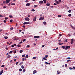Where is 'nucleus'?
Wrapping results in <instances>:
<instances>
[{"label":"nucleus","instance_id":"nucleus-1","mask_svg":"<svg viewBox=\"0 0 75 75\" xmlns=\"http://www.w3.org/2000/svg\"><path fill=\"white\" fill-rule=\"evenodd\" d=\"M25 24H31V23L29 22H25L23 23V25H25Z\"/></svg>","mask_w":75,"mask_h":75},{"label":"nucleus","instance_id":"nucleus-2","mask_svg":"<svg viewBox=\"0 0 75 75\" xmlns=\"http://www.w3.org/2000/svg\"><path fill=\"white\" fill-rule=\"evenodd\" d=\"M71 48V47L70 46H68L67 45L66 46V48L65 50H67V49H69Z\"/></svg>","mask_w":75,"mask_h":75},{"label":"nucleus","instance_id":"nucleus-3","mask_svg":"<svg viewBox=\"0 0 75 75\" xmlns=\"http://www.w3.org/2000/svg\"><path fill=\"white\" fill-rule=\"evenodd\" d=\"M44 19V17H40L39 19V20H43Z\"/></svg>","mask_w":75,"mask_h":75},{"label":"nucleus","instance_id":"nucleus-4","mask_svg":"<svg viewBox=\"0 0 75 75\" xmlns=\"http://www.w3.org/2000/svg\"><path fill=\"white\" fill-rule=\"evenodd\" d=\"M25 20L26 21H30V18L28 17L26 18H25Z\"/></svg>","mask_w":75,"mask_h":75},{"label":"nucleus","instance_id":"nucleus-5","mask_svg":"<svg viewBox=\"0 0 75 75\" xmlns=\"http://www.w3.org/2000/svg\"><path fill=\"white\" fill-rule=\"evenodd\" d=\"M40 37L39 36H36L34 37V38H40Z\"/></svg>","mask_w":75,"mask_h":75},{"label":"nucleus","instance_id":"nucleus-6","mask_svg":"<svg viewBox=\"0 0 75 75\" xmlns=\"http://www.w3.org/2000/svg\"><path fill=\"white\" fill-rule=\"evenodd\" d=\"M10 1V0H6V4H8L9 2Z\"/></svg>","mask_w":75,"mask_h":75},{"label":"nucleus","instance_id":"nucleus-7","mask_svg":"<svg viewBox=\"0 0 75 75\" xmlns=\"http://www.w3.org/2000/svg\"><path fill=\"white\" fill-rule=\"evenodd\" d=\"M36 20H37V17L35 16L33 19V21L35 22V21H36Z\"/></svg>","mask_w":75,"mask_h":75},{"label":"nucleus","instance_id":"nucleus-8","mask_svg":"<svg viewBox=\"0 0 75 75\" xmlns=\"http://www.w3.org/2000/svg\"><path fill=\"white\" fill-rule=\"evenodd\" d=\"M31 4L30 3H28L26 4V6H30Z\"/></svg>","mask_w":75,"mask_h":75},{"label":"nucleus","instance_id":"nucleus-9","mask_svg":"<svg viewBox=\"0 0 75 75\" xmlns=\"http://www.w3.org/2000/svg\"><path fill=\"white\" fill-rule=\"evenodd\" d=\"M39 3H40V4H42V3H44V2H43L42 1H39Z\"/></svg>","mask_w":75,"mask_h":75},{"label":"nucleus","instance_id":"nucleus-10","mask_svg":"<svg viewBox=\"0 0 75 75\" xmlns=\"http://www.w3.org/2000/svg\"><path fill=\"white\" fill-rule=\"evenodd\" d=\"M36 73H37V71H36V70H34L33 71V74H35Z\"/></svg>","mask_w":75,"mask_h":75},{"label":"nucleus","instance_id":"nucleus-11","mask_svg":"<svg viewBox=\"0 0 75 75\" xmlns=\"http://www.w3.org/2000/svg\"><path fill=\"white\" fill-rule=\"evenodd\" d=\"M10 57H11V56L10 55H9L7 56V58H10Z\"/></svg>","mask_w":75,"mask_h":75},{"label":"nucleus","instance_id":"nucleus-12","mask_svg":"<svg viewBox=\"0 0 75 75\" xmlns=\"http://www.w3.org/2000/svg\"><path fill=\"white\" fill-rule=\"evenodd\" d=\"M23 52V50H20V51H19L20 53H22V52Z\"/></svg>","mask_w":75,"mask_h":75},{"label":"nucleus","instance_id":"nucleus-13","mask_svg":"<svg viewBox=\"0 0 75 75\" xmlns=\"http://www.w3.org/2000/svg\"><path fill=\"white\" fill-rule=\"evenodd\" d=\"M3 70H2L1 71L0 73V75H1L2 74H3Z\"/></svg>","mask_w":75,"mask_h":75},{"label":"nucleus","instance_id":"nucleus-14","mask_svg":"<svg viewBox=\"0 0 75 75\" xmlns=\"http://www.w3.org/2000/svg\"><path fill=\"white\" fill-rule=\"evenodd\" d=\"M49 7H50V9H52L51 8H53V6H50Z\"/></svg>","mask_w":75,"mask_h":75},{"label":"nucleus","instance_id":"nucleus-15","mask_svg":"<svg viewBox=\"0 0 75 75\" xmlns=\"http://www.w3.org/2000/svg\"><path fill=\"white\" fill-rule=\"evenodd\" d=\"M62 48H63V49H65V46H62Z\"/></svg>","mask_w":75,"mask_h":75},{"label":"nucleus","instance_id":"nucleus-16","mask_svg":"<svg viewBox=\"0 0 75 75\" xmlns=\"http://www.w3.org/2000/svg\"><path fill=\"white\" fill-rule=\"evenodd\" d=\"M43 24H44V25H46V24H47V22H44Z\"/></svg>","mask_w":75,"mask_h":75},{"label":"nucleus","instance_id":"nucleus-17","mask_svg":"<svg viewBox=\"0 0 75 75\" xmlns=\"http://www.w3.org/2000/svg\"><path fill=\"white\" fill-rule=\"evenodd\" d=\"M21 68H22V69H24V66H23V65H22L21 66Z\"/></svg>","mask_w":75,"mask_h":75},{"label":"nucleus","instance_id":"nucleus-18","mask_svg":"<svg viewBox=\"0 0 75 75\" xmlns=\"http://www.w3.org/2000/svg\"><path fill=\"white\" fill-rule=\"evenodd\" d=\"M23 64V62H21L19 64V65H20V66L21 65H22Z\"/></svg>","mask_w":75,"mask_h":75},{"label":"nucleus","instance_id":"nucleus-19","mask_svg":"<svg viewBox=\"0 0 75 75\" xmlns=\"http://www.w3.org/2000/svg\"><path fill=\"white\" fill-rule=\"evenodd\" d=\"M19 71H20V72H21V71H23V69H19Z\"/></svg>","mask_w":75,"mask_h":75},{"label":"nucleus","instance_id":"nucleus-20","mask_svg":"<svg viewBox=\"0 0 75 75\" xmlns=\"http://www.w3.org/2000/svg\"><path fill=\"white\" fill-rule=\"evenodd\" d=\"M9 17H10V18H13V17L12 15H10L9 16Z\"/></svg>","mask_w":75,"mask_h":75},{"label":"nucleus","instance_id":"nucleus-21","mask_svg":"<svg viewBox=\"0 0 75 75\" xmlns=\"http://www.w3.org/2000/svg\"><path fill=\"white\" fill-rule=\"evenodd\" d=\"M22 57V58H24V57H25V54L23 55Z\"/></svg>","mask_w":75,"mask_h":75},{"label":"nucleus","instance_id":"nucleus-22","mask_svg":"<svg viewBox=\"0 0 75 75\" xmlns=\"http://www.w3.org/2000/svg\"><path fill=\"white\" fill-rule=\"evenodd\" d=\"M4 38L5 39H7L8 38V37L7 36H5L4 37Z\"/></svg>","mask_w":75,"mask_h":75},{"label":"nucleus","instance_id":"nucleus-23","mask_svg":"<svg viewBox=\"0 0 75 75\" xmlns=\"http://www.w3.org/2000/svg\"><path fill=\"white\" fill-rule=\"evenodd\" d=\"M13 53V51H11L9 52V54H12Z\"/></svg>","mask_w":75,"mask_h":75},{"label":"nucleus","instance_id":"nucleus-24","mask_svg":"<svg viewBox=\"0 0 75 75\" xmlns=\"http://www.w3.org/2000/svg\"><path fill=\"white\" fill-rule=\"evenodd\" d=\"M63 44V43H59V45H62Z\"/></svg>","mask_w":75,"mask_h":75},{"label":"nucleus","instance_id":"nucleus-25","mask_svg":"<svg viewBox=\"0 0 75 75\" xmlns=\"http://www.w3.org/2000/svg\"><path fill=\"white\" fill-rule=\"evenodd\" d=\"M56 3L57 4H59V1H56Z\"/></svg>","mask_w":75,"mask_h":75},{"label":"nucleus","instance_id":"nucleus-26","mask_svg":"<svg viewBox=\"0 0 75 75\" xmlns=\"http://www.w3.org/2000/svg\"><path fill=\"white\" fill-rule=\"evenodd\" d=\"M36 58H37V57H33V59H36Z\"/></svg>","mask_w":75,"mask_h":75},{"label":"nucleus","instance_id":"nucleus-27","mask_svg":"<svg viewBox=\"0 0 75 75\" xmlns=\"http://www.w3.org/2000/svg\"><path fill=\"white\" fill-rule=\"evenodd\" d=\"M25 58H28V55H26L25 56Z\"/></svg>","mask_w":75,"mask_h":75},{"label":"nucleus","instance_id":"nucleus-28","mask_svg":"<svg viewBox=\"0 0 75 75\" xmlns=\"http://www.w3.org/2000/svg\"><path fill=\"white\" fill-rule=\"evenodd\" d=\"M61 16H62V15H59L58 16V17H61Z\"/></svg>","mask_w":75,"mask_h":75},{"label":"nucleus","instance_id":"nucleus-29","mask_svg":"<svg viewBox=\"0 0 75 75\" xmlns=\"http://www.w3.org/2000/svg\"><path fill=\"white\" fill-rule=\"evenodd\" d=\"M71 16H72V15L71 14H70L68 15L69 17H71Z\"/></svg>","mask_w":75,"mask_h":75},{"label":"nucleus","instance_id":"nucleus-30","mask_svg":"<svg viewBox=\"0 0 75 75\" xmlns=\"http://www.w3.org/2000/svg\"><path fill=\"white\" fill-rule=\"evenodd\" d=\"M69 13H71V10H69L68 11Z\"/></svg>","mask_w":75,"mask_h":75},{"label":"nucleus","instance_id":"nucleus-31","mask_svg":"<svg viewBox=\"0 0 75 75\" xmlns=\"http://www.w3.org/2000/svg\"><path fill=\"white\" fill-rule=\"evenodd\" d=\"M17 47H21V45H17Z\"/></svg>","mask_w":75,"mask_h":75},{"label":"nucleus","instance_id":"nucleus-32","mask_svg":"<svg viewBox=\"0 0 75 75\" xmlns=\"http://www.w3.org/2000/svg\"><path fill=\"white\" fill-rule=\"evenodd\" d=\"M50 6V4H47V6Z\"/></svg>","mask_w":75,"mask_h":75},{"label":"nucleus","instance_id":"nucleus-33","mask_svg":"<svg viewBox=\"0 0 75 75\" xmlns=\"http://www.w3.org/2000/svg\"><path fill=\"white\" fill-rule=\"evenodd\" d=\"M11 5H13V6H14V5H16V4H15L14 3H12Z\"/></svg>","mask_w":75,"mask_h":75},{"label":"nucleus","instance_id":"nucleus-34","mask_svg":"<svg viewBox=\"0 0 75 75\" xmlns=\"http://www.w3.org/2000/svg\"><path fill=\"white\" fill-rule=\"evenodd\" d=\"M43 1L45 3H46V1L45 0H43Z\"/></svg>","mask_w":75,"mask_h":75},{"label":"nucleus","instance_id":"nucleus-35","mask_svg":"<svg viewBox=\"0 0 75 75\" xmlns=\"http://www.w3.org/2000/svg\"><path fill=\"white\" fill-rule=\"evenodd\" d=\"M26 40L25 39H23V42H24V41H25Z\"/></svg>","mask_w":75,"mask_h":75},{"label":"nucleus","instance_id":"nucleus-36","mask_svg":"<svg viewBox=\"0 0 75 75\" xmlns=\"http://www.w3.org/2000/svg\"><path fill=\"white\" fill-rule=\"evenodd\" d=\"M4 23H6V20H4Z\"/></svg>","mask_w":75,"mask_h":75},{"label":"nucleus","instance_id":"nucleus-37","mask_svg":"<svg viewBox=\"0 0 75 75\" xmlns=\"http://www.w3.org/2000/svg\"><path fill=\"white\" fill-rule=\"evenodd\" d=\"M13 52L14 54H16V50L14 51Z\"/></svg>","mask_w":75,"mask_h":75},{"label":"nucleus","instance_id":"nucleus-38","mask_svg":"<svg viewBox=\"0 0 75 75\" xmlns=\"http://www.w3.org/2000/svg\"><path fill=\"white\" fill-rule=\"evenodd\" d=\"M43 59L44 60H47V59L45 58V57H44L43 58Z\"/></svg>","mask_w":75,"mask_h":75},{"label":"nucleus","instance_id":"nucleus-39","mask_svg":"<svg viewBox=\"0 0 75 75\" xmlns=\"http://www.w3.org/2000/svg\"><path fill=\"white\" fill-rule=\"evenodd\" d=\"M69 61H71V60L69 59L67 61V62H69Z\"/></svg>","mask_w":75,"mask_h":75},{"label":"nucleus","instance_id":"nucleus-40","mask_svg":"<svg viewBox=\"0 0 75 75\" xmlns=\"http://www.w3.org/2000/svg\"><path fill=\"white\" fill-rule=\"evenodd\" d=\"M57 74H59L60 73L58 71H57Z\"/></svg>","mask_w":75,"mask_h":75},{"label":"nucleus","instance_id":"nucleus-41","mask_svg":"<svg viewBox=\"0 0 75 75\" xmlns=\"http://www.w3.org/2000/svg\"><path fill=\"white\" fill-rule=\"evenodd\" d=\"M23 72H25V69H23Z\"/></svg>","mask_w":75,"mask_h":75},{"label":"nucleus","instance_id":"nucleus-42","mask_svg":"<svg viewBox=\"0 0 75 75\" xmlns=\"http://www.w3.org/2000/svg\"><path fill=\"white\" fill-rule=\"evenodd\" d=\"M18 63H19L18 62H17L16 63V65H18Z\"/></svg>","mask_w":75,"mask_h":75},{"label":"nucleus","instance_id":"nucleus-43","mask_svg":"<svg viewBox=\"0 0 75 75\" xmlns=\"http://www.w3.org/2000/svg\"><path fill=\"white\" fill-rule=\"evenodd\" d=\"M4 67V65H2L1 66V68H3V67Z\"/></svg>","mask_w":75,"mask_h":75},{"label":"nucleus","instance_id":"nucleus-44","mask_svg":"<svg viewBox=\"0 0 75 75\" xmlns=\"http://www.w3.org/2000/svg\"><path fill=\"white\" fill-rule=\"evenodd\" d=\"M32 11H35V10L34 9H32L31 10Z\"/></svg>","mask_w":75,"mask_h":75},{"label":"nucleus","instance_id":"nucleus-45","mask_svg":"<svg viewBox=\"0 0 75 75\" xmlns=\"http://www.w3.org/2000/svg\"><path fill=\"white\" fill-rule=\"evenodd\" d=\"M69 69H70L72 70V69H73V68H72V67H69Z\"/></svg>","mask_w":75,"mask_h":75},{"label":"nucleus","instance_id":"nucleus-46","mask_svg":"<svg viewBox=\"0 0 75 75\" xmlns=\"http://www.w3.org/2000/svg\"><path fill=\"white\" fill-rule=\"evenodd\" d=\"M6 1H3V3H4V4H5L6 3Z\"/></svg>","mask_w":75,"mask_h":75},{"label":"nucleus","instance_id":"nucleus-47","mask_svg":"<svg viewBox=\"0 0 75 75\" xmlns=\"http://www.w3.org/2000/svg\"><path fill=\"white\" fill-rule=\"evenodd\" d=\"M25 60V58H22V61H24Z\"/></svg>","mask_w":75,"mask_h":75},{"label":"nucleus","instance_id":"nucleus-48","mask_svg":"<svg viewBox=\"0 0 75 75\" xmlns=\"http://www.w3.org/2000/svg\"><path fill=\"white\" fill-rule=\"evenodd\" d=\"M3 8H6V6H3Z\"/></svg>","mask_w":75,"mask_h":75},{"label":"nucleus","instance_id":"nucleus-49","mask_svg":"<svg viewBox=\"0 0 75 75\" xmlns=\"http://www.w3.org/2000/svg\"><path fill=\"white\" fill-rule=\"evenodd\" d=\"M13 28H10V30H13Z\"/></svg>","mask_w":75,"mask_h":75},{"label":"nucleus","instance_id":"nucleus-50","mask_svg":"<svg viewBox=\"0 0 75 75\" xmlns=\"http://www.w3.org/2000/svg\"><path fill=\"white\" fill-rule=\"evenodd\" d=\"M22 43H23V42L21 41L19 42V44H22Z\"/></svg>","mask_w":75,"mask_h":75},{"label":"nucleus","instance_id":"nucleus-51","mask_svg":"<svg viewBox=\"0 0 75 75\" xmlns=\"http://www.w3.org/2000/svg\"><path fill=\"white\" fill-rule=\"evenodd\" d=\"M70 26L71 27H72V28H74L73 27V26H72V25H71Z\"/></svg>","mask_w":75,"mask_h":75},{"label":"nucleus","instance_id":"nucleus-52","mask_svg":"<svg viewBox=\"0 0 75 75\" xmlns=\"http://www.w3.org/2000/svg\"><path fill=\"white\" fill-rule=\"evenodd\" d=\"M59 3H61V0H59Z\"/></svg>","mask_w":75,"mask_h":75},{"label":"nucleus","instance_id":"nucleus-53","mask_svg":"<svg viewBox=\"0 0 75 75\" xmlns=\"http://www.w3.org/2000/svg\"><path fill=\"white\" fill-rule=\"evenodd\" d=\"M0 17H3V16L2 15H0Z\"/></svg>","mask_w":75,"mask_h":75},{"label":"nucleus","instance_id":"nucleus-54","mask_svg":"<svg viewBox=\"0 0 75 75\" xmlns=\"http://www.w3.org/2000/svg\"><path fill=\"white\" fill-rule=\"evenodd\" d=\"M59 36H60V37H61V36H62V34H59Z\"/></svg>","mask_w":75,"mask_h":75},{"label":"nucleus","instance_id":"nucleus-55","mask_svg":"<svg viewBox=\"0 0 75 75\" xmlns=\"http://www.w3.org/2000/svg\"><path fill=\"white\" fill-rule=\"evenodd\" d=\"M45 46V45H43L42 46V47H44Z\"/></svg>","mask_w":75,"mask_h":75},{"label":"nucleus","instance_id":"nucleus-56","mask_svg":"<svg viewBox=\"0 0 75 75\" xmlns=\"http://www.w3.org/2000/svg\"><path fill=\"white\" fill-rule=\"evenodd\" d=\"M13 45H14V46L15 47H16V44H13Z\"/></svg>","mask_w":75,"mask_h":75},{"label":"nucleus","instance_id":"nucleus-57","mask_svg":"<svg viewBox=\"0 0 75 75\" xmlns=\"http://www.w3.org/2000/svg\"><path fill=\"white\" fill-rule=\"evenodd\" d=\"M14 47V45H11V47Z\"/></svg>","mask_w":75,"mask_h":75},{"label":"nucleus","instance_id":"nucleus-58","mask_svg":"<svg viewBox=\"0 0 75 75\" xmlns=\"http://www.w3.org/2000/svg\"><path fill=\"white\" fill-rule=\"evenodd\" d=\"M7 19H8V18H4L5 20H7Z\"/></svg>","mask_w":75,"mask_h":75},{"label":"nucleus","instance_id":"nucleus-59","mask_svg":"<svg viewBox=\"0 0 75 75\" xmlns=\"http://www.w3.org/2000/svg\"><path fill=\"white\" fill-rule=\"evenodd\" d=\"M12 21H13V20L12 19L10 21V22H12Z\"/></svg>","mask_w":75,"mask_h":75},{"label":"nucleus","instance_id":"nucleus-60","mask_svg":"<svg viewBox=\"0 0 75 75\" xmlns=\"http://www.w3.org/2000/svg\"><path fill=\"white\" fill-rule=\"evenodd\" d=\"M65 66L66 67H67V66H68V65H67V64H65Z\"/></svg>","mask_w":75,"mask_h":75},{"label":"nucleus","instance_id":"nucleus-61","mask_svg":"<svg viewBox=\"0 0 75 75\" xmlns=\"http://www.w3.org/2000/svg\"><path fill=\"white\" fill-rule=\"evenodd\" d=\"M25 1L26 3H27L28 1V0Z\"/></svg>","mask_w":75,"mask_h":75},{"label":"nucleus","instance_id":"nucleus-62","mask_svg":"<svg viewBox=\"0 0 75 75\" xmlns=\"http://www.w3.org/2000/svg\"><path fill=\"white\" fill-rule=\"evenodd\" d=\"M67 59H71V58H70V57H67Z\"/></svg>","mask_w":75,"mask_h":75},{"label":"nucleus","instance_id":"nucleus-63","mask_svg":"<svg viewBox=\"0 0 75 75\" xmlns=\"http://www.w3.org/2000/svg\"><path fill=\"white\" fill-rule=\"evenodd\" d=\"M54 5H55V6H57V4L55 3H54Z\"/></svg>","mask_w":75,"mask_h":75},{"label":"nucleus","instance_id":"nucleus-64","mask_svg":"<svg viewBox=\"0 0 75 75\" xmlns=\"http://www.w3.org/2000/svg\"><path fill=\"white\" fill-rule=\"evenodd\" d=\"M71 41H73H73H74V39H71Z\"/></svg>","mask_w":75,"mask_h":75}]
</instances>
